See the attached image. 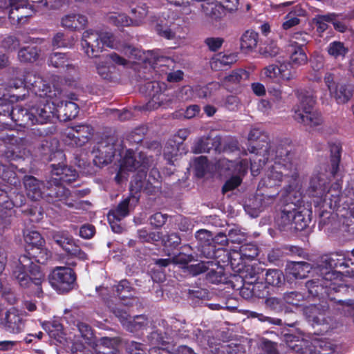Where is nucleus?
<instances>
[{
	"label": "nucleus",
	"instance_id": "1",
	"mask_svg": "<svg viewBox=\"0 0 354 354\" xmlns=\"http://www.w3.org/2000/svg\"><path fill=\"white\" fill-rule=\"evenodd\" d=\"M271 151H258L256 146L248 147V150L255 153L250 158V170L253 176L259 174L260 169L267 161L271 160L274 164L269 168L262 183L266 187L279 185L283 176L290 177L294 180L299 176L298 161L292 151V146L283 142L278 146L270 147Z\"/></svg>",
	"mask_w": 354,
	"mask_h": 354
},
{
	"label": "nucleus",
	"instance_id": "2",
	"mask_svg": "<svg viewBox=\"0 0 354 354\" xmlns=\"http://www.w3.org/2000/svg\"><path fill=\"white\" fill-rule=\"evenodd\" d=\"M348 252L339 251L322 257L318 265L320 277L306 283V287L311 296L324 294L330 296L332 292H340L346 288L342 281V273L333 269L348 267Z\"/></svg>",
	"mask_w": 354,
	"mask_h": 354
},
{
	"label": "nucleus",
	"instance_id": "3",
	"mask_svg": "<svg viewBox=\"0 0 354 354\" xmlns=\"http://www.w3.org/2000/svg\"><path fill=\"white\" fill-rule=\"evenodd\" d=\"M298 102L293 107V118L298 123L315 127L322 124L321 114L313 110L315 99L309 91L300 90L296 93Z\"/></svg>",
	"mask_w": 354,
	"mask_h": 354
},
{
	"label": "nucleus",
	"instance_id": "4",
	"mask_svg": "<svg viewBox=\"0 0 354 354\" xmlns=\"http://www.w3.org/2000/svg\"><path fill=\"white\" fill-rule=\"evenodd\" d=\"M13 275L23 288L30 287L32 284L39 286L45 281L44 274L40 270V267L26 255L19 257Z\"/></svg>",
	"mask_w": 354,
	"mask_h": 354
},
{
	"label": "nucleus",
	"instance_id": "5",
	"mask_svg": "<svg viewBox=\"0 0 354 354\" xmlns=\"http://www.w3.org/2000/svg\"><path fill=\"white\" fill-rule=\"evenodd\" d=\"M322 204L318 205V212L320 216V223L326 225L328 220L332 216L331 211H342L341 201L343 195L341 194V185L339 183L333 184L330 188L325 191L322 198Z\"/></svg>",
	"mask_w": 354,
	"mask_h": 354
},
{
	"label": "nucleus",
	"instance_id": "6",
	"mask_svg": "<svg viewBox=\"0 0 354 354\" xmlns=\"http://www.w3.org/2000/svg\"><path fill=\"white\" fill-rule=\"evenodd\" d=\"M76 275L73 270L66 266L55 268L48 276V281L57 291L64 293L71 290L75 286Z\"/></svg>",
	"mask_w": 354,
	"mask_h": 354
},
{
	"label": "nucleus",
	"instance_id": "7",
	"mask_svg": "<svg viewBox=\"0 0 354 354\" xmlns=\"http://www.w3.org/2000/svg\"><path fill=\"white\" fill-rule=\"evenodd\" d=\"M151 158H149L142 152L134 155L132 151L127 150L121 161L120 170L115 177V180L120 183L124 178V174L126 171H131L141 168L140 170L143 171L151 165Z\"/></svg>",
	"mask_w": 354,
	"mask_h": 354
},
{
	"label": "nucleus",
	"instance_id": "8",
	"mask_svg": "<svg viewBox=\"0 0 354 354\" xmlns=\"http://www.w3.org/2000/svg\"><path fill=\"white\" fill-rule=\"evenodd\" d=\"M59 100H42L39 104L30 108V124H45L55 115Z\"/></svg>",
	"mask_w": 354,
	"mask_h": 354
},
{
	"label": "nucleus",
	"instance_id": "9",
	"mask_svg": "<svg viewBox=\"0 0 354 354\" xmlns=\"http://www.w3.org/2000/svg\"><path fill=\"white\" fill-rule=\"evenodd\" d=\"M0 138L8 145L4 156L8 160H17L25 155L26 144L24 139L4 133L1 134Z\"/></svg>",
	"mask_w": 354,
	"mask_h": 354
},
{
	"label": "nucleus",
	"instance_id": "10",
	"mask_svg": "<svg viewBox=\"0 0 354 354\" xmlns=\"http://www.w3.org/2000/svg\"><path fill=\"white\" fill-rule=\"evenodd\" d=\"M0 327L7 333L18 334L24 330L25 320L17 309L11 308L1 319Z\"/></svg>",
	"mask_w": 354,
	"mask_h": 354
},
{
	"label": "nucleus",
	"instance_id": "11",
	"mask_svg": "<svg viewBox=\"0 0 354 354\" xmlns=\"http://www.w3.org/2000/svg\"><path fill=\"white\" fill-rule=\"evenodd\" d=\"M93 153L95 164L107 165L111 162L115 153L114 138L109 137L102 140L95 147Z\"/></svg>",
	"mask_w": 354,
	"mask_h": 354
},
{
	"label": "nucleus",
	"instance_id": "12",
	"mask_svg": "<svg viewBox=\"0 0 354 354\" xmlns=\"http://www.w3.org/2000/svg\"><path fill=\"white\" fill-rule=\"evenodd\" d=\"M52 237L54 241L68 254L77 257L81 260L87 259L86 254L74 243L73 237L68 232L64 231L55 232H53Z\"/></svg>",
	"mask_w": 354,
	"mask_h": 354
},
{
	"label": "nucleus",
	"instance_id": "13",
	"mask_svg": "<svg viewBox=\"0 0 354 354\" xmlns=\"http://www.w3.org/2000/svg\"><path fill=\"white\" fill-rule=\"evenodd\" d=\"M162 86L165 88V84H160L158 82L147 83V88L153 92V93H149L151 95V99L147 103L149 109H156L160 106L166 107L171 101L169 94L165 93V91H162Z\"/></svg>",
	"mask_w": 354,
	"mask_h": 354
},
{
	"label": "nucleus",
	"instance_id": "14",
	"mask_svg": "<svg viewBox=\"0 0 354 354\" xmlns=\"http://www.w3.org/2000/svg\"><path fill=\"white\" fill-rule=\"evenodd\" d=\"M81 46L84 53L89 57H97L102 50L100 35L92 30L83 32Z\"/></svg>",
	"mask_w": 354,
	"mask_h": 354
},
{
	"label": "nucleus",
	"instance_id": "15",
	"mask_svg": "<svg viewBox=\"0 0 354 354\" xmlns=\"http://www.w3.org/2000/svg\"><path fill=\"white\" fill-rule=\"evenodd\" d=\"M258 248L255 244L245 243L241 245L239 251L233 250L230 252L229 259L232 266H239L240 263L236 262L237 260H252L258 255Z\"/></svg>",
	"mask_w": 354,
	"mask_h": 354
},
{
	"label": "nucleus",
	"instance_id": "16",
	"mask_svg": "<svg viewBox=\"0 0 354 354\" xmlns=\"http://www.w3.org/2000/svg\"><path fill=\"white\" fill-rule=\"evenodd\" d=\"M47 198L50 203L62 202L66 201L69 195V191L66 189L57 178H52L48 182Z\"/></svg>",
	"mask_w": 354,
	"mask_h": 354
},
{
	"label": "nucleus",
	"instance_id": "17",
	"mask_svg": "<svg viewBox=\"0 0 354 354\" xmlns=\"http://www.w3.org/2000/svg\"><path fill=\"white\" fill-rule=\"evenodd\" d=\"M248 140L250 142H259L255 146L257 147L258 151H271L270 149L272 146H278L279 144H270L268 142L269 138L268 134L264 132L261 129L254 127L252 128L248 133ZM250 145L249 147H250Z\"/></svg>",
	"mask_w": 354,
	"mask_h": 354
},
{
	"label": "nucleus",
	"instance_id": "18",
	"mask_svg": "<svg viewBox=\"0 0 354 354\" xmlns=\"http://www.w3.org/2000/svg\"><path fill=\"white\" fill-rule=\"evenodd\" d=\"M52 178H57L59 183H71L77 177V171L71 167L63 164L52 165Z\"/></svg>",
	"mask_w": 354,
	"mask_h": 354
},
{
	"label": "nucleus",
	"instance_id": "19",
	"mask_svg": "<svg viewBox=\"0 0 354 354\" xmlns=\"http://www.w3.org/2000/svg\"><path fill=\"white\" fill-rule=\"evenodd\" d=\"M137 202L138 199L135 197H128L120 202L114 209L109 212L108 214L109 223H111L112 219L120 221L126 217L129 214L131 206L135 205Z\"/></svg>",
	"mask_w": 354,
	"mask_h": 354
},
{
	"label": "nucleus",
	"instance_id": "20",
	"mask_svg": "<svg viewBox=\"0 0 354 354\" xmlns=\"http://www.w3.org/2000/svg\"><path fill=\"white\" fill-rule=\"evenodd\" d=\"M326 309L325 306L310 305L304 308V313L307 320L311 323L313 326L322 325L327 324L325 317Z\"/></svg>",
	"mask_w": 354,
	"mask_h": 354
},
{
	"label": "nucleus",
	"instance_id": "21",
	"mask_svg": "<svg viewBox=\"0 0 354 354\" xmlns=\"http://www.w3.org/2000/svg\"><path fill=\"white\" fill-rule=\"evenodd\" d=\"M92 130V128L88 125H76L71 128L68 133V136L75 142L77 146H82L91 138Z\"/></svg>",
	"mask_w": 354,
	"mask_h": 354
},
{
	"label": "nucleus",
	"instance_id": "22",
	"mask_svg": "<svg viewBox=\"0 0 354 354\" xmlns=\"http://www.w3.org/2000/svg\"><path fill=\"white\" fill-rule=\"evenodd\" d=\"M27 6L24 0H9L8 17L12 24L20 23L24 18L28 16V13L24 11Z\"/></svg>",
	"mask_w": 354,
	"mask_h": 354
},
{
	"label": "nucleus",
	"instance_id": "23",
	"mask_svg": "<svg viewBox=\"0 0 354 354\" xmlns=\"http://www.w3.org/2000/svg\"><path fill=\"white\" fill-rule=\"evenodd\" d=\"M202 10L206 17L212 21H216L225 15V8L214 0L205 1L202 3Z\"/></svg>",
	"mask_w": 354,
	"mask_h": 354
},
{
	"label": "nucleus",
	"instance_id": "24",
	"mask_svg": "<svg viewBox=\"0 0 354 354\" xmlns=\"http://www.w3.org/2000/svg\"><path fill=\"white\" fill-rule=\"evenodd\" d=\"M24 184L28 196L34 201L42 198L44 188L43 183L31 176H26L24 179Z\"/></svg>",
	"mask_w": 354,
	"mask_h": 354
},
{
	"label": "nucleus",
	"instance_id": "25",
	"mask_svg": "<svg viewBox=\"0 0 354 354\" xmlns=\"http://www.w3.org/2000/svg\"><path fill=\"white\" fill-rule=\"evenodd\" d=\"M312 266L305 261H292L286 266V273L295 279H304L310 272Z\"/></svg>",
	"mask_w": 354,
	"mask_h": 354
},
{
	"label": "nucleus",
	"instance_id": "26",
	"mask_svg": "<svg viewBox=\"0 0 354 354\" xmlns=\"http://www.w3.org/2000/svg\"><path fill=\"white\" fill-rule=\"evenodd\" d=\"M328 179L324 173H319L314 175L310 181V189L314 197L322 198L325 191L327 189Z\"/></svg>",
	"mask_w": 354,
	"mask_h": 354
},
{
	"label": "nucleus",
	"instance_id": "27",
	"mask_svg": "<svg viewBox=\"0 0 354 354\" xmlns=\"http://www.w3.org/2000/svg\"><path fill=\"white\" fill-rule=\"evenodd\" d=\"M294 207L287 205L281 210L280 216L277 218V224L281 230H293Z\"/></svg>",
	"mask_w": 354,
	"mask_h": 354
},
{
	"label": "nucleus",
	"instance_id": "28",
	"mask_svg": "<svg viewBox=\"0 0 354 354\" xmlns=\"http://www.w3.org/2000/svg\"><path fill=\"white\" fill-rule=\"evenodd\" d=\"M87 18L82 15L69 14L62 18L61 24L63 27L71 30L83 28L87 24Z\"/></svg>",
	"mask_w": 354,
	"mask_h": 354
},
{
	"label": "nucleus",
	"instance_id": "29",
	"mask_svg": "<svg viewBox=\"0 0 354 354\" xmlns=\"http://www.w3.org/2000/svg\"><path fill=\"white\" fill-rule=\"evenodd\" d=\"M95 68L97 73L101 78L105 80L113 81L117 78L115 66L111 64L106 58L104 60L96 62Z\"/></svg>",
	"mask_w": 354,
	"mask_h": 354
},
{
	"label": "nucleus",
	"instance_id": "30",
	"mask_svg": "<svg viewBox=\"0 0 354 354\" xmlns=\"http://www.w3.org/2000/svg\"><path fill=\"white\" fill-rule=\"evenodd\" d=\"M48 64L55 68L66 67L69 73H76L77 67L70 64L67 55L62 53H53L50 55L48 58Z\"/></svg>",
	"mask_w": 354,
	"mask_h": 354
},
{
	"label": "nucleus",
	"instance_id": "31",
	"mask_svg": "<svg viewBox=\"0 0 354 354\" xmlns=\"http://www.w3.org/2000/svg\"><path fill=\"white\" fill-rule=\"evenodd\" d=\"M261 274H262V270L257 265L245 266L241 272L243 283L250 284V286L258 281Z\"/></svg>",
	"mask_w": 354,
	"mask_h": 354
},
{
	"label": "nucleus",
	"instance_id": "32",
	"mask_svg": "<svg viewBox=\"0 0 354 354\" xmlns=\"http://www.w3.org/2000/svg\"><path fill=\"white\" fill-rule=\"evenodd\" d=\"M248 73L244 70L232 71L230 75L225 76L221 80V84L228 90L238 85L243 78H248Z\"/></svg>",
	"mask_w": 354,
	"mask_h": 354
},
{
	"label": "nucleus",
	"instance_id": "33",
	"mask_svg": "<svg viewBox=\"0 0 354 354\" xmlns=\"http://www.w3.org/2000/svg\"><path fill=\"white\" fill-rule=\"evenodd\" d=\"M258 33L253 30H247L241 38V49L247 53L256 48L258 43Z\"/></svg>",
	"mask_w": 354,
	"mask_h": 354
},
{
	"label": "nucleus",
	"instance_id": "34",
	"mask_svg": "<svg viewBox=\"0 0 354 354\" xmlns=\"http://www.w3.org/2000/svg\"><path fill=\"white\" fill-rule=\"evenodd\" d=\"M353 86L349 84L338 85L330 95L333 96L337 103L344 104L348 102L353 96Z\"/></svg>",
	"mask_w": 354,
	"mask_h": 354
},
{
	"label": "nucleus",
	"instance_id": "35",
	"mask_svg": "<svg viewBox=\"0 0 354 354\" xmlns=\"http://www.w3.org/2000/svg\"><path fill=\"white\" fill-rule=\"evenodd\" d=\"M41 84H39V91H32L36 95L40 97L48 100H58L61 92L59 90H51V88L48 84L41 77Z\"/></svg>",
	"mask_w": 354,
	"mask_h": 354
},
{
	"label": "nucleus",
	"instance_id": "36",
	"mask_svg": "<svg viewBox=\"0 0 354 354\" xmlns=\"http://www.w3.org/2000/svg\"><path fill=\"white\" fill-rule=\"evenodd\" d=\"M119 341L116 338L102 337L100 340L98 353L100 354H117Z\"/></svg>",
	"mask_w": 354,
	"mask_h": 354
},
{
	"label": "nucleus",
	"instance_id": "37",
	"mask_svg": "<svg viewBox=\"0 0 354 354\" xmlns=\"http://www.w3.org/2000/svg\"><path fill=\"white\" fill-rule=\"evenodd\" d=\"M191 326L175 322L170 330H167V334L172 339L175 337L187 338L191 337Z\"/></svg>",
	"mask_w": 354,
	"mask_h": 354
},
{
	"label": "nucleus",
	"instance_id": "38",
	"mask_svg": "<svg viewBox=\"0 0 354 354\" xmlns=\"http://www.w3.org/2000/svg\"><path fill=\"white\" fill-rule=\"evenodd\" d=\"M10 115L14 121L21 122L20 125L30 124V109L28 111L19 105H16L12 107Z\"/></svg>",
	"mask_w": 354,
	"mask_h": 354
},
{
	"label": "nucleus",
	"instance_id": "39",
	"mask_svg": "<svg viewBox=\"0 0 354 354\" xmlns=\"http://www.w3.org/2000/svg\"><path fill=\"white\" fill-rule=\"evenodd\" d=\"M288 50L290 53V62L296 66L303 65L307 62V56L300 46H295L293 43L289 44Z\"/></svg>",
	"mask_w": 354,
	"mask_h": 354
},
{
	"label": "nucleus",
	"instance_id": "40",
	"mask_svg": "<svg viewBox=\"0 0 354 354\" xmlns=\"http://www.w3.org/2000/svg\"><path fill=\"white\" fill-rule=\"evenodd\" d=\"M166 337L162 335V334L158 330L152 332L149 336L148 339L151 345V347L149 350V354H151V351L152 349H160L165 350V348L159 347L160 345L164 346L167 343L169 342V340L171 339L167 334L165 333Z\"/></svg>",
	"mask_w": 354,
	"mask_h": 354
},
{
	"label": "nucleus",
	"instance_id": "41",
	"mask_svg": "<svg viewBox=\"0 0 354 354\" xmlns=\"http://www.w3.org/2000/svg\"><path fill=\"white\" fill-rule=\"evenodd\" d=\"M330 149L331 153V174L334 176L338 171L342 146L339 142H333L330 144Z\"/></svg>",
	"mask_w": 354,
	"mask_h": 354
},
{
	"label": "nucleus",
	"instance_id": "42",
	"mask_svg": "<svg viewBox=\"0 0 354 354\" xmlns=\"http://www.w3.org/2000/svg\"><path fill=\"white\" fill-rule=\"evenodd\" d=\"M24 237L26 243L32 245V248L43 246L44 240L41 234L35 230H26L24 231Z\"/></svg>",
	"mask_w": 354,
	"mask_h": 354
},
{
	"label": "nucleus",
	"instance_id": "43",
	"mask_svg": "<svg viewBox=\"0 0 354 354\" xmlns=\"http://www.w3.org/2000/svg\"><path fill=\"white\" fill-rule=\"evenodd\" d=\"M233 61L234 58L232 56L219 54L212 59L210 65L212 69L220 71L229 66Z\"/></svg>",
	"mask_w": 354,
	"mask_h": 354
},
{
	"label": "nucleus",
	"instance_id": "44",
	"mask_svg": "<svg viewBox=\"0 0 354 354\" xmlns=\"http://www.w3.org/2000/svg\"><path fill=\"white\" fill-rule=\"evenodd\" d=\"M148 324L147 319L143 315L130 318L125 328L130 332H136L144 329Z\"/></svg>",
	"mask_w": 354,
	"mask_h": 354
},
{
	"label": "nucleus",
	"instance_id": "45",
	"mask_svg": "<svg viewBox=\"0 0 354 354\" xmlns=\"http://www.w3.org/2000/svg\"><path fill=\"white\" fill-rule=\"evenodd\" d=\"M18 57L21 62H32L38 57V50L35 46H28L20 49Z\"/></svg>",
	"mask_w": 354,
	"mask_h": 354
},
{
	"label": "nucleus",
	"instance_id": "46",
	"mask_svg": "<svg viewBox=\"0 0 354 354\" xmlns=\"http://www.w3.org/2000/svg\"><path fill=\"white\" fill-rule=\"evenodd\" d=\"M294 206V218H293V230L301 231L306 228L308 225L309 220L306 218L303 212L297 209Z\"/></svg>",
	"mask_w": 354,
	"mask_h": 354
},
{
	"label": "nucleus",
	"instance_id": "47",
	"mask_svg": "<svg viewBox=\"0 0 354 354\" xmlns=\"http://www.w3.org/2000/svg\"><path fill=\"white\" fill-rule=\"evenodd\" d=\"M115 291L119 298L123 300L124 298H129L133 296V289L131 286L130 283L126 280H121L115 286Z\"/></svg>",
	"mask_w": 354,
	"mask_h": 354
},
{
	"label": "nucleus",
	"instance_id": "48",
	"mask_svg": "<svg viewBox=\"0 0 354 354\" xmlns=\"http://www.w3.org/2000/svg\"><path fill=\"white\" fill-rule=\"evenodd\" d=\"M283 279L284 277L282 272L279 270L270 269L267 270L266 273V282L271 286H280L282 283Z\"/></svg>",
	"mask_w": 354,
	"mask_h": 354
},
{
	"label": "nucleus",
	"instance_id": "49",
	"mask_svg": "<svg viewBox=\"0 0 354 354\" xmlns=\"http://www.w3.org/2000/svg\"><path fill=\"white\" fill-rule=\"evenodd\" d=\"M59 107L60 109L59 111L62 112L67 120L75 118L79 113L77 104L73 102H66L64 106L62 105V102H61V105Z\"/></svg>",
	"mask_w": 354,
	"mask_h": 354
},
{
	"label": "nucleus",
	"instance_id": "50",
	"mask_svg": "<svg viewBox=\"0 0 354 354\" xmlns=\"http://www.w3.org/2000/svg\"><path fill=\"white\" fill-rule=\"evenodd\" d=\"M327 51L328 54L335 58L344 57L348 52V49L344 46V44L340 41H333L330 43Z\"/></svg>",
	"mask_w": 354,
	"mask_h": 354
},
{
	"label": "nucleus",
	"instance_id": "51",
	"mask_svg": "<svg viewBox=\"0 0 354 354\" xmlns=\"http://www.w3.org/2000/svg\"><path fill=\"white\" fill-rule=\"evenodd\" d=\"M31 255L39 263L44 264L51 257V252L42 246L31 249Z\"/></svg>",
	"mask_w": 354,
	"mask_h": 354
},
{
	"label": "nucleus",
	"instance_id": "52",
	"mask_svg": "<svg viewBox=\"0 0 354 354\" xmlns=\"http://www.w3.org/2000/svg\"><path fill=\"white\" fill-rule=\"evenodd\" d=\"M77 327L85 343L88 344L94 343V335L89 325L80 322L77 324Z\"/></svg>",
	"mask_w": 354,
	"mask_h": 354
},
{
	"label": "nucleus",
	"instance_id": "53",
	"mask_svg": "<svg viewBox=\"0 0 354 354\" xmlns=\"http://www.w3.org/2000/svg\"><path fill=\"white\" fill-rule=\"evenodd\" d=\"M41 77L32 73L26 74L24 78L25 85L32 91H39Z\"/></svg>",
	"mask_w": 354,
	"mask_h": 354
},
{
	"label": "nucleus",
	"instance_id": "54",
	"mask_svg": "<svg viewBox=\"0 0 354 354\" xmlns=\"http://www.w3.org/2000/svg\"><path fill=\"white\" fill-rule=\"evenodd\" d=\"M138 238L142 242H155L162 239V235L160 232H148L145 230H140L138 231Z\"/></svg>",
	"mask_w": 354,
	"mask_h": 354
},
{
	"label": "nucleus",
	"instance_id": "55",
	"mask_svg": "<svg viewBox=\"0 0 354 354\" xmlns=\"http://www.w3.org/2000/svg\"><path fill=\"white\" fill-rule=\"evenodd\" d=\"M13 166L11 168L2 167L1 178L3 180L6 181L10 185H17L19 183V180L17 178L16 172L12 169Z\"/></svg>",
	"mask_w": 354,
	"mask_h": 354
},
{
	"label": "nucleus",
	"instance_id": "56",
	"mask_svg": "<svg viewBox=\"0 0 354 354\" xmlns=\"http://www.w3.org/2000/svg\"><path fill=\"white\" fill-rule=\"evenodd\" d=\"M110 21L116 26L123 28L130 26L133 21L124 14H118L110 17Z\"/></svg>",
	"mask_w": 354,
	"mask_h": 354
},
{
	"label": "nucleus",
	"instance_id": "57",
	"mask_svg": "<svg viewBox=\"0 0 354 354\" xmlns=\"http://www.w3.org/2000/svg\"><path fill=\"white\" fill-rule=\"evenodd\" d=\"M337 309L345 316H354V303L352 300L339 301Z\"/></svg>",
	"mask_w": 354,
	"mask_h": 354
},
{
	"label": "nucleus",
	"instance_id": "58",
	"mask_svg": "<svg viewBox=\"0 0 354 354\" xmlns=\"http://www.w3.org/2000/svg\"><path fill=\"white\" fill-rule=\"evenodd\" d=\"M227 236L232 243H241L247 239V234L239 229L229 230Z\"/></svg>",
	"mask_w": 354,
	"mask_h": 354
},
{
	"label": "nucleus",
	"instance_id": "59",
	"mask_svg": "<svg viewBox=\"0 0 354 354\" xmlns=\"http://www.w3.org/2000/svg\"><path fill=\"white\" fill-rule=\"evenodd\" d=\"M52 44L55 48L70 47L72 46V41L66 38L62 32H57L54 36Z\"/></svg>",
	"mask_w": 354,
	"mask_h": 354
},
{
	"label": "nucleus",
	"instance_id": "60",
	"mask_svg": "<svg viewBox=\"0 0 354 354\" xmlns=\"http://www.w3.org/2000/svg\"><path fill=\"white\" fill-rule=\"evenodd\" d=\"M208 138L202 137L198 138L192 147V151L194 153H201L207 152L209 149L208 146Z\"/></svg>",
	"mask_w": 354,
	"mask_h": 354
},
{
	"label": "nucleus",
	"instance_id": "61",
	"mask_svg": "<svg viewBox=\"0 0 354 354\" xmlns=\"http://www.w3.org/2000/svg\"><path fill=\"white\" fill-rule=\"evenodd\" d=\"M181 239L176 233H171L162 239L164 245L167 248H176L180 243Z\"/></svg>",
	"mask_w": 354,
	"mask_h": 354
},
{
	"label": "nucleus",
	"instance_id": "62",
	"mask_svg": "<svg viewBox=\"0 0 354 354\" xmlns=\"http://www.w3.org/2000/svg\"><path fill=\"white\" fill-rule=\"evenodd\" d=\"M309 35L304 32H295L293 34L292 39L290 40V44L293 43L295 46H300L302 48L308 41Z\"/></svg>",
	"mask_w": 354,
	"mask_h": 354
},
{
	"label": "nucleus",
	"instance_id": "63",
	"mask_svg": "<svg viewBox=\"0 0 354 354\" xmlns=\"http://www.w3.org/2000/svg\"><path fill=\"white\" fill-rule=\"evenodd\" d=\"M1 46L6 50H14L19 46V41L16 37L9 35L3 39Z\"/></svg>",
	"mask_w": 354,
	"mask_h": 354
},
{
	"label": "nucleus",
	"instance_id": "64",
	"mask_svg": "<svg viewBox=\"0 0 354 354\" xmlns=\"http://www.w3.org/2000/svg\"><path fill=\"white\" fill-rule=\"evenodd\" d=\"M241 178L238 176H234L227 180L222 188L223 194L236 188L241 183Z\"/></svg>",
	"mask_w": 354,
	"mask_h": 354
}]
</instances>
